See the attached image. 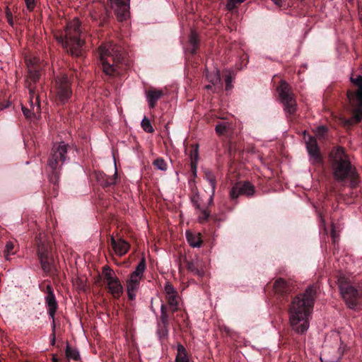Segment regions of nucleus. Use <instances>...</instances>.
<instances>
[{"label":"nucleus","instance_id":"f704fd0d","mask_svg":"<svg viewBox=\"0 0 362 362\" xmlns=\"http://www.w3.org/2000/svg\"><path fill=\"white\" fill-rule=\"evenodd\" d=\"M41 267L45 273H49L52 270V265L49 261V257H45L39 259Z\"/></svg>","mask_w":362,"mask_h":362},{"label":"nucleus","instance_id":"9d476101","mask_svg":"<svg viewBox=\"0 0 362 362\" xmlns=\"http://www.w3.org/2000/svg\"><path fill=\"white\" fill-rule=\"evenodd\" d=\"M255 192V186L249 181L235 182L230 190L231 199H238L240 195L252 197Z\"/></svg>","mask_w":362,"mask_h":362},{"label":"nucleus","instance_id":"c756f323","mask_svg":"<svg viewBox=\"0 0 362 362\" xmlns=\"http://www.w3.org/2000/svg\"><path fill=\"white\" fill-rule=\"evenodd\" d=\"M197 220L199 223H204L206 222L210 216V211L206 209L200 208L197 210Z\"/></svg>","mask_w":362,"mask_h":362},{"label":"nucleus","instance_id":"5701e85b","mask_svg":"<svg viewBox=\"0 0 362 362\" xmlns=\"http://www.w3.org/2000/svg\"><path fill=\"white\" fill-rule=\"evenodd\" d=\"M146 95L150 108H153L157 101L163 96V91L162 90L150 89L146 92Z\"/></svg>","mask_w":362,"mask_h":362},{"label":"nucleus","instance_id":"a211bd4d","mask_svg":"<svg viewBox=\"0 0 362 362\" xmlns=\"http://www.w3.org/2000/svg\"><path fill=\"white\" fill-rule=\"evenodd\" d=\"M146 269V260L144 257L140 260L139 263L136 267V269L130 274L127 282L134 283L140 285L141 280L144 276V273Z\"/></svg>","mask_w":362,"mask_h":362},{"label":"nucleus","instance_id":"09e8293b","mask_svg":"<svg viewBox=\"0 0 362 362\" xmlns=\"http://www.w3.org/2000/svg\"><path fill=\"white\" fill-rule=\"evenodd\" d=\"M194 157H195V161H192V168H194V172H196V163H197V159L198 158V148L196 147L195 149L194 150Z\"/></svg>","mask_w":362,"mask_h":362},{"label":"nucleus","instance_id":"4be33fe9","mask_svg":"<svg viewBox=\"0 0 362 362\" xmlns=\"http://www.w3.org/2000/svg\"><path fill=\"white\" fill-rule=\"evenodd\" d=\"M37 256L39 259L49 257V243L40 235L37 237Z\"/></svg>","mask_w":362,"mask_h":362},{"label":"nucleus","instance_id":"20e7f679","mask_svg":"<svg viewBox=\"0 0 362 362\" xmlns=\"http://www.w3.org/2000/svg\"><path fill=\"white\" fill-rule=\"evenodd\" d=\"M82 33L80 29L78 19L74 18L69 22L64 31V36L57 37L66 52L73 57H81L83 53L84 42L81 39Z\"/></svg>","mask_w":362,"mask_h":362},{"label":"nucleus","instance_id":"473e14b6","mask_svg":"<svg viewBox=\"0 0 362 362\" xmlns=\"http://www.w3.org/2000/svg\"><path fill=\"white\" fill-rule=\"evenodd\" d=\"M66 355L69 358H72L75 361H78L80 358L79 352L76 349L71 348L69 345L66 348Z\"/></svg>","mask_w":362,"mask_h":362},{"label":"nucleus","instance_id":"4d7b16f0","mask_svg":"<svg viewBox=\"0 0 362 362\" xmlns=\"http://www.w3.org/2000/svg\"><path fill=\"white\" fill-rule=\"evenodd\" d=\"M1 110V108L0 107V110Z\"/></svg>","mask_w":362,"mask_h":362},{"label":"nucleus","instance_id":"8fccbe9b","mask_svg":"<svg viewBox=\"0 0 362 362\" xmlns=\"http://www.w3.org/2000/svg\"><path fill=\"white\" fill-rule=\"evenodd\" d=\"M214 195H215V191H214L213 189H211L209 199V202H208L209 206L211 205L214 203Z\"/></svg>","mask_w":362,"mask_h":362},{"label":"nucleus","instance_id":"bb28decb","mask_svg":"<svg viewBox=\"0 0 362 362\" xmlns=\"http://www.w3.org/2000/svg\"><path fill=\"white\" fill-rule=\"evenodd\" d=\"M189 42L190 45L189 52L194 54L197 53V50L199 48V40L198 35L194 31H192L189 35Z\"/></svg>","mask_w":362,"mask_h":362},{"label":"nucleus","instance_id":"b1692460","mask_svg":"<svg viewBox=\"0 0 362 362\" xmlns=\"http://www.w3.org/2000/svg\"><path fill=\"white\" fill-rule=\"evenodd\" d=\"M173 314L166 304L162 303L160 305V322L158 323L165 327L169 326L170 319L173 316Z\"/></svg>","mask_w":362,"mask_h":362},{"label":"nucleus","instance_id":"6e6d98bb","mask_svg":"<svg viewBox=\"0 0 362 362\" xmlns=\"http://www.w3.org/2000/svg\"><path fill=\"white\" fill-rule=\"evenodd\" d=\"M54 362H57L56 358H54Z\"/></svg>","mask_w":362,"mask_h":362},{"label":"nucleus","instance_id":"a878e982","mask_svg":"<svg viewBox=\"0 0 362 362\" xmlns=\"http://www.w3.org/2000/svg\"><path fill=\"white\" fill-rule=\"evenodd\" d=\"M186 238L190 246L193 247H199L202 245V241L199 235L187 231Z\"/></svg>","mask_w":362,"mask_h":362},{"label":"nucleus","instance_id":"49530a36","mask_svg":"<svg viewBox=\"0 0 362 362\" xmlns=\"http://www.w3.org/2000/svg\"><path fill=\"white\" fill-rule=\"evenodd\" d=\"M26 6L29 11H33L35 8V0H25Z\"/></svg>","mask_w":362,"mask_h":362},{"label":"nucleus","instance_id":"864d4df0","mask_svg":"<svg viewBox=\"0 0 362 362\" xmlns=\"http://www.w3.org/2000/svg\"><path fill=\"white\" fill-rule=\"evenodd\" d=\"M205 88H206V89H211V85H206V86H205Z\"/></svg>","mask_w":362,"mask_h":362},{"label":"nucleus","instance_id":"58836bf2","mask_svg":"<svg viewBox=\"0 0 362 362\" xmlns=\"http://www.w3.org/2000/svg\"><path fill=\"white\" fill-rule=\"evenodd\" d=\"M117 178V172L115 169V174L112 177H107L105 180H104V182H102L101 184L104 186H110L112 185H115L116 183V180Z\"/></svg>","mask_w":362,"mask_h":362},{"label":"nucleus","instance_id":"2eb2a0df","mask_svg":"<svg viewBox=\"0 0 362 362\" xmlns=\"http://www.w3.org/2000/svg\"><path fill=\"white\" fill-rule=\"evenodd\" d=\"M45 303L47 305V312L49 317L52 318V322L54 321V315L57 309V303L54 294L53 288L51 285L48 284L46 286Z\"/></svg>","mask_w":362,"mask_h":362},{"label":"nucleus","instance_id":"ddd939ff","mask_svg":"<svg viewBox=\"0 0 362 362\" xmlns=\"http://www.w3.org/2000/svg\"><path fill=\"white\" fill-rule=\"evenodd\" d=\"M25 62L28 72L26 86H28L30 83L32 85L33 83H36L40 78V66L38 64L40 59L36 57L26 58Z\"/></svg>","mask_w":362,"mask_h":362},{"label":"nucleus","instance_id":"3c124183","mask_svg":"<svg viewBox=\"0 0 362 362\" xmlns=\"http://www.w3.org/2000/svg\"><path fill=\"white\" fill-rule=\"evenodd\" d=\"M105 176V175L100 173L98 175L97 178L98 180H100V179L103 180Z\"/></svg>","mask_w":362,"mask_h":362},{"label":"nucleus","instance_id":"37998d69","mask_svg":"<svg viewBox=\"0 0 362 362\" xmlns=\"http://www.w3.org/2000/svg\"><path fill=\"white\" fill-rule=\"evenodd\" d=\"M22 111L24 114V115L27 117V118H31L33 116H34L35 114H38L39 112H37L36 111L33 113V109L32 107H30V109H28L27 107H22Z\"/></svg>","mask_w":362,"mask_h":362},{"label":"nucleus","instance_id":"39448f33","mask_svg":"<svg viewBox=\"0 0 362 362\" xmlns=\"http://www.w3.org/2000/svg\"><path fill=\"white\" fill-rule=\"evenodd\" d=\"M351 82L357 86L355 91L348 90L347 98L352 112V117L349 119L340 117L339 121L344 127H351L362 120V76L351 78Z\"/></svg>","mask_w":362,"mask_h":362},{"label":"nucleus","instance_id":"de8ad7c7","mask_svg":"<svg viewBox=\"0 0 362 362\" xmlns=\"http://www.w3.org/2000/svg\"><path fill=\"white\" fill-rule=\"evenodd\" d=\"M55 327H56V325H55V322H52V333L51 334V344L52 345H54L55 344Z\"/></svg>","mask_w":362,"mask_h":362},{"label":"nucleus","instance_id":"4468645a","mask_svg":"<svg viewBox=\"0 0 362 362\" xmlns=\"http://www.w3.org/2000/svg\"><path fill=\"white\" fill-rule=\"evenodd\" d=\"M111 8L119 21H122L129 16V1L130 0H108Z\"/></svg>","mask_w":362,"mask_h":362},{"label":"nucleus","instance_id":"423d86ee","mask_svg":"<svg viewBox=\"0 0 362 362\" xmlns=\"http://www.w3.org/2000/svg\"><path fill=\"white\" fill-rule=\"evenodd\" d=\"M69 146L64 142L54 144L52 148L51 153L47 160L48 167L52 170L49 180L54 185L58 182L59 175L57 170L64 164L67 158Z\"/></svg>","mask_w":362,"mask_h":362},{"label":"nucleus","instance_id":"6ab92c4d","mask_svg":"<svg viewBox=\"0 0 362 362\" xmlns=\"http://www.w3.org/2000/svg\"><path fill=\"white\" fill-rule=\"evenodd\" d=\"M110 243L116 255H124L129 249V244L122 238L116 240L113 235L110 236Z\"/></svg>","mask_w":362,"mask_h":362},{"label":"nucleus","instance_id":"c03bdc74","mask_svg":"<svg viewBox=\"0 0 362 362\" xmlns=\"http://www.w3.org/2000/svg\"><path fill=\"white\" fill-rule=\"evenodd\" d=\"M226 90H229L232 88V77L230 76V73L228 72V74L226 76Z\"/></svg>","mask_w":362,"mask_h":362},{"label":"nucleus","instance_id":"c85d7f7f","mask_svg":"<svg viewBox=\"0 0 362 362\" xmlns=\"http://www.w3.org/2000/svg\"><path fill=\"white\" fill-rule=\"evenodd\" d=\"M140 285L130 283L127 281V291L128 298L130 300H134L136 296V293L139 288Z\"/></svg>","mask_w":362,"mask_h":362},{"label":"nucleus","instance_id":"e433bc0d","mask_svg":"<svg viewBox=\"0 0 362 362\" xmlns=\"http://www.w3.org/2000/svg\"><path fill=\"white\" fill-rule=\"evenodd\" d=\"M168 327L164 326L162 324L158 323V330L157 334L160 339H163L167 337L168 334Z\"/></svg>","mask_w":362,"mask_h":362},{"label":"nucleus","instance_id":"603ef678","mask_svg":"<svg viewBox=\"0 0 362 362\" xmlns=\"http://www.w3.org/2000/svg\"><path fill=\"white\" fill-rule=\"evenodd\" d=\"M332 233V236L333 238H334L335 237V232H334V229L332 230V233Z\"/></svg>","mask_w":362,"mask_h":362},{"label":"nucleus","instance_id":"412c9836","mask_svg":"<svg viewBox=\"0 0 362 362\" xmlns=\"http://www.w3.org/2000/svg\"><path fill=\"white\" fill-rule=\"evenodd\" d=\"M29 90V102L30 107L33 109V113L36 111L37 112H40V99L39 95L36 93L35 87L30 83L27 86Z\"/></svg>","mask_w":362,"mask_h":362},{"label":"nucleus","instance_id":"aec40b11","mask_svg":"<svg viewBox=\"0 0 362 362\" xmlns=\"http://www.w3.org/2000/svg\"><path fill=\"white\" fill-rule=\"evenodd\" d=\"M186 267L188 271L199 277L204 275L205 272L202 267V262L197 257L186 260Z\"/></svg>","mask_w":362,"mask_h":362},{"label":"nucleus","instance_id":"2f4dec72","mask_svg":"<svg viewBox=\"0 0 362 362\" xmlns=\"http://www.w3.org/2000/svg\"><path fill=\"white\" fill-rule=\"evenodd\" d=\"M97 9H98L100 11H96L95 9L93 11H90V16L93 18V20H97L98 18H100L101 17H103L104 16V14L106 12L103 5L101 4H99L98 5Z\"/></svg>","mask_w":362,"mask_h":362},{"label":"nucleus","instance_id":"0eeeda50","mask_svg":"<svg viewBox=\"0 0 362 362\" xmlns=\"http://www.w3.org/2000/svg\"><path fill=\"white\" fill-rule=\"evenodd\" d=\"M338 284L341 296L346 305L351 310H359L362 306V291L342 278L338 280Z\"/></svg>","mask_w":362,"mask_h":362},{"label":"nucleus","instance_id":"c9c22d12","mask_svg":"<svg viewBox=\"0 0 362 362\" xmlns=\"http://www.w3.org/2000/svg\"><path fill=\"white\" fill-rule=\"evenodd\" d=\"M141 126L143 130L147 133H153L154 132L150 120L146 117L142 119Z\"/></svg>","mask_w":362,"mask_h":362},{"label":"nucleus","instance_id":"7c9ffc66","mask_svg":"<svg viewBox=\"0 0 362 362\" xmlns=\"http://www.w3.org/2000/svg\"><path fill=\"white\" fill-rule=\"evenodd\" d=\"M204 176L211 186V189L215 191L216 187V180L214 173L210 170H206L204 172Z\"/></svg>","mask_w":362,"mask_h":362},{"label":"nucleus","instance_id":"9b49d317","mask_svg":"<svg viewBox=\"0 0 362 362\" xmlns=\"http://www.w3.org/2000/svg\"><path fill=\"white\" fill-rule=\"evenodd\" d=\"M104 278L107 288L112 295L115 298L119 297L122 293V286L112 270L110 268L106 269L104 271Z\"/></svg>","mask_w":362,"mask_h":362},{"label":"nucleus","instance_id":"a18cd8bd","mask_svg":"<svg viewBox=\"0 0 362 362\" xmlns=\"http://www.w3.org/2000/svg\"><path fill=\"white\" fill-rule=\"evenodd\" d=\"M327 129L326 127H325L324 126H320L317 127L315 130V134L318 136H323L327 132Z\"/></svg>","mask_w":362,"mask_h":362},{"label":"nucleus","instance_id":"dca6fc26","mask_svg":"<svg viewBox=\"0 0 362 362\" xmlns=\"http://www.w3.org/2000/svg\"><path fill=\"white\" fill-rule=\"evenodd\" d=\"M306 148L313 163H320L322 156L320 153L319 147L317 140L314 137H309L306 141Z\"/></svg>","mask_w":362,"mask_h":362},{"label":"nucleus","instance_id":"7ed1b4c3","mask_svg":"<svg viewBox=\"0 0 362 362\" xmlns=\"http://www.w3.org/2000/svg\"><path fill=\"white\" fill-rule=\"evenodd\" d=\"M98 54L104 73L108 76L119 74L125 64L122 49L112 42H106L98 48Z\"/></svg>","mask_w":362,"mask_h":362},{"label":"nucleus","instance_id":"4c0bfd02","mask_svg":"<svg viewBox=\"0 0 362 362\" xmlns=\"http://www.w3.org/2000/svg\"><path fill=\"white\" fill-rule=\"evenodd\" d=\"M14 248V243L12 241L7 242L5 250H4V256L6 259H8V256L10 255H13L14 252H13V250Z\"/></svg>","mask_w":362,"mask_h":362},{"label":"nucleus","instance_id":"f03ea898","mask_svg":"<svg viewBox=\"0 0 362 362\" xmlns=\"http://www.w3.org/2000/svg\"><path fill=\"white\" fill-rule=\"evenodd\" d=\"M329 163L333 177L337 182L349 180L351 189L357 187L359 177L344 148L337 146L329 153Z\"/></svg>","mask_w":362,"mask_h":362},{"label":"nucleus","instance_id":"393cba45","mask_svg":"<svg viewBox=\"0 0 362 362\" xmlns=\"http://www.w3.org/2000/svg\"><path fill=\"white\" fill-rule=\"evenodd\" d=\"M207 80L214 86H219L222 87L221 79L220 76V71L218 69H214L212 71L206 72Z\"/></svg>","mask_w":362,"mask_h":362},{"label":"nucleus","instance_id":"f3484780","mask_svg":"<svg viewBox=\"0 0 362 362\" xmlns=\"http://www.w3.org/2000/svg\"><path fill=\"white\" fill-rule=\"evenodd\" d=\"M273 288L276 293L284 296L291 292L294 288V286L292 283L279 278L275 281Z\"/></svg>","mask_w":362,"mask_h":362},{"label":"nucleus","instance_id":"1a4fd4ad","mask_svg":"<svg viewBox=\"0 0 362 362\" xmlns=\"http://www.w3.org/2000/svg\"><path fill=\"white\" fill-rule=\"evenodd\" d=\"M55 95L57 99L62 104L68 102L72 95L71 83L67 76L58 77L55 81Z\"/></svg>","mask_w":362,"mask_h":362},{"label":"nucleus","instance_id":"cd10ccee","mask_svg":"<svg viewBox=\"0 0 362 362\" xmlns=\"http://www.w3.org/2000/svg\"><path fill=\"white\" fill-rule=\"evenodd\" d=\"M177 354L175 362H189L187 351L182 344L177 345Z\"/></svg>","mask_w":362,"mask_h":362},{"label":"nucleus","instance_id":"6e6552de","mask_svg":"<svg viewBox=\"0 0 362 362\" xmlns=\"http://www.w3.org/2000/svg\"><path fill=\"white\" fill-rule=\"evenodd\" d=\"M281 103L284 110L290 115H293L296 110V101L291 93L288 84L285 81H281L278 88Z\"/></svg>","mask_w":362,"mask_h":362},{"label":"nucleus","instance_id":"f257e3e1","mask_svg":"<svg viewBox=\"0 0 362 362\" xmlns=\"http://www.w3.org/2000/svg\"><path fill=\"white\" fill-rule=\"evenodd\" d=\"M317 286H309L303 293L296 296L289 306V321L292 329L299 334L305 333L309 327V317L315 301Z\"/></svg>","mask_w":362,"mask_h":362},{"label":"nucleus","instance_id":"79ce46f5","mask_svg":"<svg viewBox=\"0 0 362 362\" xmlns=\"http://www.w3.org/2000/svg\"><path fill=\"white\" fill-rule=\"evenodd\" d=\"M245 0H228L226 4L227 9L229 11H232L236 6L237 4H240L243 2Z\"/></svg>","mask_w":362,"mask_h":362},{"label":"nucleus","instance_id":"72a5a7b5","mask_svg":"<svg viewBox=\"0 0 362 362\" xmlns=\"http://www.w3.org/2000/svg\"><path fill=\"white\" fill-rule=\"evenodd\" d=\"M153 165L157 170H160L162 171H166L168 168L166 162L162 158H158L156 160H154V161L153 162Z\"/></svg>","mask_w":362,"mask_h":362},{"label":"nucleus","instance_id":"ea45409f","mask_svg":"<svg viewBox=\"0 0 362 362\" xmlns=\"http://www.w3.org/2000/svg\"><path fill=\"white\" fill-rule=\"evenodd\" d=\"M228 127L226 122H221L216 125L215 130L218 134H223Z\"/></svg>","mask_w":362,"mask_h":362},{"label":"nucleus","instance_id":"5fc2aeb1","mask_svg":"<svg viewBox=\"0 0 362 362\" xmlns=\"http://www.w3.org/2000/svg\"><path fill=\"white\" fill-rule=\"evenodd\" d=\"M8 21H9V23H10L11 25H12V21H11V20H9Z\"/></svg>","mask_w":362,"mask_h":362},{"label":"nucleus","instance_id":"f8f14e48","mask_svg":"<svg viewBox=\"0 0 362 362\" xmlns=\"http://www.w3.org/2000/svg\"><path fill=\"white\" fill-rule=\"evenodd\" d=\"M165 298L172 313L178 310L179 295L175 288L170 283L166 282L164 286Z\"/></svg>","mask_w":362,"mask_h":362},{"label":"nucleus","instance_id":"a19ab883","mask_svg":"<svg viewBox=\"0 0 362 362\" xmlns=\"http://www.w3.org/2000/svg\"><path fill=\"white\" fill-rule=\"evenodd\" d=\"M191 201L193 204V206L196 209V210L200 209L201 204H200V197H199V193L194 194L191 197Z\"/></svg>","mask_w":362,"mask_h":362}]
</instances>
